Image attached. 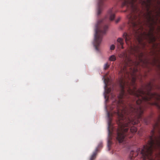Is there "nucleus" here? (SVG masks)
I'll return each instance as SVG.
<instances>
[{
	"label": "nucleus",
	"mask_w": 160,
	"mask_h": 160,
	"mask_svg": "<svg viewBox=\"0 0 160 160\" xmlns=\"http://www.w3.org/2000/svg\"><path fill=\"white\" fill-rule=\"evenodd\" d=\"M121 91L117 101V111L118 128L116 129L117 139L119 142L132 138L137 131L131 124H137L142 119L145 109L155 105L160 111V94L152 92L155 84L148 83L144 87L137 89L136 84V74H119ZM158 122L153 126L148 137V143L135 152L131 151L130 160H160V128Z\"/></svg>",
	"instance_id": "1"
},
{
	"label": "nucleus",
	"mask_w": 160,
	"mask_h": 160,
	"mask_svg": "<svg viewBox=\"0 0 160 160\" xmlns=\"http://www.w3.org/2000/svg\"><path fill=\"white\" fill-rule=\"evenodd\" d=\"M115 12L114 8L110 9L105 18L99 20L96 25L94 45L97 51H99V47L102 42L103 36L106 33L108 29V26L106 22V19L108 18L111 21L113 20L115 17Z\"/></svg>",
	"instance_id": "2"
},
{
	"label": "nucleus",
	"mask_w": 160,
	"mask_h": 160,
	"mask_svg": "<svg viewBox=\"0 0 160 160\" xmlns=\"http://www.w3.org/2000/svg\"><path fill=\"white\" fill-rule=\"evenodd\" d=\"M152 0H147L144 1L140 0L142 6L144 7L147 9V13H144L143 15L146 19L147 23L148 26H154L157 24L158 18L155 20L154 16L152 15V12L149 11Z\"/></svg>",
	"instance_id": "3"
},
{
	"label": "nucleus",
	"mask_w": 160,
	"mask_h": 160,
	"mask_svg": "<svg viewBox=\"0 0 160 160\" xmlns=\"http://www.w3.org/2000/svg\"><path fill=\"white\" fill-rule=\"evenodd\" d=\"M107 116L108 118V135L110 137V136L112 135V134L113 132L114 129H112V131H111V128L112 127V118L111 117L112 116V113H111L110 112H108V111H107ZM110 138L109 140L108 141V150H110V147L112 144V142L111 140V138Z\"/></svg>",
	"instance_id": "4"
},
{
	"label": "nucleus",
	"mask_w": 160,
	"mask_h": 160,
	"mask_svg": "<svg viewBox=\"0 0 160 160\" xmlns=\"http://www.w3.org/2000/svg\"><path fill=\"white\" fill-rule=\"evenodd\" d=\"M102 147V142H100L98 147L96 149L95 151L93 152L90 158V160H94L96 158V156L97 154V152L98 151V149L101 148Z\"/></svg>",
	"instance_id": "5"
},
{
	"label": "nucleus",
	"mask_w": 160,
	"mask_h": 160,
	"mask_svg": "<svg viewBox=\"0 0 160 160\" xmlns=\"http://www.w3.org/2000/svg\"><path fill=\"white\" fill-rule=\"evenodd\" d=\"M123 44V39L120 38H118L117 40L116 43V45L118 48V49H123L124 48Z\"/></svg>",
	"instance_id": "6"
},
{
	"label": "nucleus",
	"mask_w": 160,
	"mask_h": 160,
	"mask_svg": "<svg viewBox=\"0 0 160 160\" xmlns=\"http://www.w3.org/2000/svg\"><path fill=\"white\" fill-rule=\"evenodd\" d=\"M109 81V78H104V81L105 84L104 89L106 93L107 94H109L111 92V88H108L107 86L108 85V82Z\"/></svg>",
	"instance_id": "7"
},
{
	"label": "nucleus",
	"mask_w": 160,
	"mask_h": 160,
	"mask_svg": "<svg viewBox=\"0 0 160 160\" xmlns=\"http://www.w3.org/2000/svg\"><path fill=\"white\" fill-rule=\"evenodd\" d=\"M109 60L111 61H114L116 60V57L115 55H112L110 57Z\"/></svg>",
	"instance_id": "8"
},
{
	"label": "nucleus",
	"mask_w": 160,
	"mask_h": 160,
	"mask_svg": "<svg viewBox=\"0 0 160 160\" xmlns=\"http://www.w3.org/2000/svg\"><path fill=\"white\" fill-rule=\"evenodd\" d=\"M109 67V65L107 63L104 64V70H106Z\"/></svg>",
	"instance_id": "9"
},
{
	"label": "nucleus",
	"mask_w": 160,
	"mask_h": 160,
	"mask_svg": "<svg viewBox=\"0 0 160 160\" xmlns=\"http://www.w3.org/2000/svg\"><path fill=\"white\" fill-rule=\"evenodd\" d=\"M115 47L114 45H112L110 46V49L112 50H113L114 49Z\"/></svg>",
	"instance_id": "10"
},
{
	"label": "nucleus",
	"mask_w": 160,
	"mask_h": 160,
	"mask_svg": "<svg viewBox=\"0 0 160 160\" xmlns=\"http://www.w3.org/2000/svg\"><path fill=\"white\" fill-rule=\"evenodd\" d=\"M121 19V18L120 17H118L116 20L115 22L116 23H118L120 20Z\"/></svg>",
	"instance_id": "11"
},
{
	"label": "nucleus",
	"mask_w": 160,
	"mask_h": 160,
	"mask_svg": "<svg viewBox=\"0 0 160 160\" xmlns=\"http://www.w3.org/2000/svg\"><path fill=\"white\" fill-rule=\"evenodd\" d=\"M146 123L147 124H148V123L147 122H146Z\"/></svg>",
	"instance_id": "12"
},
{
	"label": "nucleus",
	"mask_w": 160,
	"mask_h": 160,
	"mask_svg": "<svg viewBox=\"0 0 160 160\" xmlns=\"http://www.w3.org/2000/svg\"><path fill=\"white\" fill-rule=\"evenodd\" d=\"M159 29H160V28H159Z\"/></svg>",
	"instance_id": "13"
}]
</instances>
